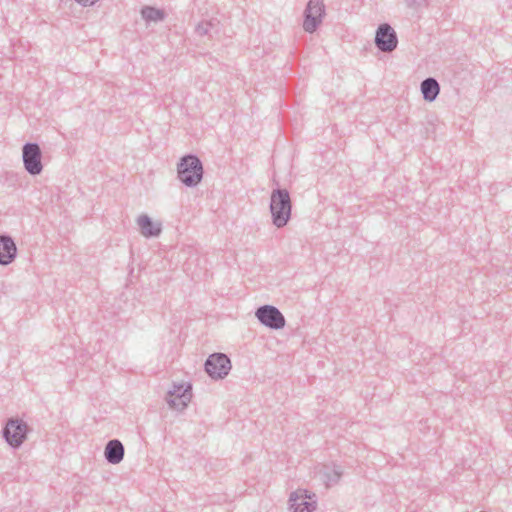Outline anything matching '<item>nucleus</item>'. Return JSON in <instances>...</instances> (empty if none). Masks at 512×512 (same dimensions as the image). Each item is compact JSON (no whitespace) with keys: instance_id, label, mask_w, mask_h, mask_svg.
<instances>
[{"instance_id":"2eb2a0df","label":"nucleus","mask_w":512,"mask_h":512,"mask_svg":"<svg viewBox=\"0 0 512 512\" xmlns=\"http://www.w3.org/2000/svg\"><path fill=\"white\" fill-rule=\"evenodd\" d=\"M141 16L146 22H160L165 19L166 13L163 9L153 6H144L141 9Z\"/></svg>"},{"instance_id":"a211bd4d","label":"nucleus","mask_w":512,"mask_h":512,"mask_svg":"<svg viewBox=\"0 0 512 512\" xmlns=\"http://www.w3.org/2000/svg\"><path fill=\"white\" fill-rule=\"evenodd\" d=\"M426 0H407V6L410 8H417L424 5Z\"/></svg>"},{"instance_id":"20e7f679","label":"nucleus","mask_w":512,"mask_h":512,"mask_svg":"<svg viewBox=\"0 0 512 512\" xmlns=\"http://www.w3.org/2000/svg\"><path fill=\"white\" fill-rule=\"evenodd\" d=\"M22 160L25 170L31 176L41 174L43 170L42 151L38 143L27 142L23 145Z\"/></svg>"},{"instance_id":"7ed1b4c3","label":"nucleus","mask_w":512,"mask_h":512,"mask_svg":"<svg viewBox=\"0 0 512 512\" xmlns=\"http://www.w3.org/2000/svg\"><path fill=\"white\" fill-rule=\"evenodd\" d=\"M30 432L31 428L29 425L18 417L8 418L1 431L2 437L13 449L21 447Z\"/></svg>"},{"instance_id":"423d86ee","label":"nucleus","mask_w":512,"mask_h":512,"mask_svg":"<svg viewBox=\"0 0 512 512\" xmlns=\"http://www.w3.org/2000/svg\"><path fill=\"white\" fill-rule=\"evenodd\" d=\"M325 16V5L323 0H309L304 10L303 29L313 33L322 23Z\"/></svg>"},{"instance_id":"9b49d317","label":"nucleus","mask_w":512,"mask_h":512,"mask_svg":"<svg viewBox=\"0 0 512 512\" xmlns=\"http://www.w3.org/2000/svg\"><path fill=\"white\" fill-rule=\"evenodd\" d=\"M17 255V247L9 235H0V265L10 264Z\"/></svg>"},{"instance_id":"39448f33","label":"nucleus","mask_w":512,"mask_h":512,"mask_svg":"<svg viewBox=\"0 0 512 512\" xmlns=\"http://www.w3.org/2000/svg\"><path fill=\"white\" fill-rule=\"evenodd\" d=\"M206 373L215 380L224 379L231 370V360L224 353H213L204 364Z\"/></svg>"},{"instance_id":"f3484780","label":"nucleus","mask_w":512,"mask_h":512,"mask_svg":"<svg viewBox=\"0 0 512 512\" xmlns=\"http://www.w3.org/2000/svg\"><path fill=\"white\" fill-rule=\"evenodd\" d=\"M217 24L214 20L202 21L196 26L195 31L199 36H210V31L216 28Z\"/></svg>"},{"instance_id":"f8f14e48","label":"nucleus","mask_w":512,"mask_h":512,"mask_svg":"<svg viewBox=\"0 0 512 512\" xmlns=\"http://www.w3.org/2000/svg\"><path fill=\"white\" fill-rule=\"evenodd\" d=\"M124 445L118 439H113L107 442L104 449V456L109 464H119L124 458Z\"/></svg>"},{"instance_id":"f03ea898","label":"nucleus","mask_w":512,"mask_h":512,"mask_svg":"<svg viewBox=\"0 0 512 512\" xmlns=\"http://www.w3.org/2000/svg\"><path fill=\"white\" fill-rule=\"evenodd\" d=\"M204 168L200 158L195 154H187L177 164V177L185 186L196 187L203 179Z\"/></svg>"},{"instance_id":"dca6fc26","label":"nucleus","mask_w":512,"mask_h":512,"mask_svg":"<svg viewBox=\"0 0 512 512\" xmlns=\"http://www.w3.org/2000/svg\"><path fill=\"white\" fill-rule=\"evenodd\" d=\"M322 480L327 487L335 485L339 482L342 476V470L340 466L334 465L332 468L325 467L321 472Z\"/></svg>"},{"instance_id":"ddd939ff","label":"nucleus","mask_w":512,"mask_h":512,"mask_svg":"<svg viewBox=\"0 0 512 512\" xmlns=\"http://www.w3.org/2000/svg\"><path fill=\"white\" fill-rule=\"evenodd\" d=\"M137 223L140 227L142 235L147 238L157 237L162 231L161 224L153 223L152 219L146 214L139 216Z\"/></svg>"},{"instance_id":"4468645a","label":"nucleus","mask_w":512,"mask_h":512,"mask_svg":"<svg viewBox=\"0 0 512 512\" xmlns=\"http://www.w3.org/2000/svg\"><path fill=\"white\" fill-rule=\"evenodd\" d=\"M423 99L428 102L434 101L440 93V85L433 77H428L420 85Z\"/></svg>"},{"instance_id":"1a4fd4ad","label":"nucleus","mask_w":512,"mask_h":512,"mask_svg":"<svg viewBox=\"0 0 512 512\" xmlns=\"http://www.w3.org/2000/svg\"><path fill=\"white\" fill-rule=\"evenodd\" d=\"M191 384H174L173 389L168 391L166 401L168 405L178 411L184 410L192 398Z\"/></svg>"},{"instance_id":"6e6552de","label":"nucleus","mask_w":512,"mask_h":512,"mask_svg":"<svg viewBox=\"0 0 512 512\" xmlns=\"http://www.w3.org/2000/svg\"><path fill=\"white\" fill-rule=\"evenodd\" d=\"M374 42L381 52L390 53L397 48L398 37L390 24L383 23L376 30Z\"/></svg>"},{"instance_id":"9d476101","label":"nucleus","mask_w":512,"mask_h":512,"mask_svg":"<svg viewBox=\"0 0 512 512\" xmlns=\"http://www.w3.org/2000/svg\"><path fill=\"white\" fill-rule=\"evenodd\" d=\"M289 507L292 512H313L316 509V501L311 500L307 490H297L290 494Z\"/></svg>"},{"instance_id":"6ab92c4d","label":"nucleus","mask_w":512,"mask_h":512,"mask_svg":"<svg viewBox=\"0 0 512 512\" xmlns=\"http://www.w3.org/2000/svg\"><path fill=\"white\" fill-rule=\"evenodd\" d=\"M78 4L86 7L94 5L98 0H75Z\"/></svg>"},{"instance_id":"0eeeda50","label":"nucleus","mask_w":512,"mask_h":512,"mask_svg":"<svg viewBox=\"0 0 512 512\" xmlns=\"http://www.w3.org/2000/svg\"><path fill=\"white\" fill-rule=\"evenodd\" d=\"M255 316L262 325L273 330L282 329L286 324L283 314L277 307L272 305L258 307Z\"/></svg>"},{"instance_id":"f257e3e1","label":"nucleus","mask_w":512,"mask_h":512,"mask_svg":"<svg viewBox=\"0 0 512 512\" xmlns=\"http://www.w3.org/2000/svg\"><path fill=\"white\" fill-rule=\"evenodd\" d=\"M270 213L272 223L277 228L287 225L291 219L292 201L290 193L285 188H276L270 196Z\"/></svg>"}]
</instances>
